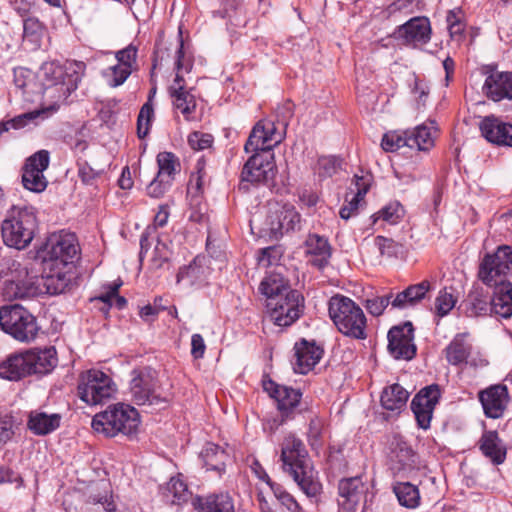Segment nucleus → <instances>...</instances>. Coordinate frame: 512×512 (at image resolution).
I'll use <instances>...</instances> for the list:
<instances>
[{"instance_id": "obj_12", "label": "nucleus", "mask_w": 512, "mask_h": 512, "mask_svg": "<svg viewBox=\"0 0 512 512\" xmlns=\"http://www.w3.org/2000/svg\"><path fill=\"white\" fill-rule=\"evenodd\" d=\"M40 78L43 81L44 94L56 98V102L66 100L76 89L71 77H66L64 67L56 62L44 63L40 69Z\"/></svg>"}, {"instance_id": "obj_26", "label": "nucleus", "mask_w": 512, "mask_h": 512, "mask_svg": "<svg viewBox=\"0 0 512 512\" xmlns=\"http://www.w3.org/2000/svg\"><path fill=\"white\" fill-rule=\"evenodd\" d=\"M62 415L47 413L41 409L29 412L27 419L28 429L36 436H45L56 431L61 424Z\"/></svg>"}, {"instance_id": "obj_60", "label": "nucleus", "mask_w": 512, "mask_h": 512, "mask_svg": "<svg viewBox=\"0 0 512 512\" xmlns=\"http://www.w3.org/2000/svg\"><path fill=\"white\" fill-rule=\"evenodd\" d=\"M137 49L136 47L129 45L128 47L118 51L116 53V59L119 64H122L125 68L128 67L131 71L136 64Z\"/></svg>"}, {"instance_id": "obj_29", "label": "nucleus", "mask_w": 512, "mask_h": 512, "mask_svg": "<svg viewBox=\"0 0 512 512\" xmlns=\"http://www.w3.org/2000/svg\"><path fill=\"white\" fill-rule=\"evenodd\" d=\"M306 254L310 257L312 265L323 268L331 257V246L328 240L317 234H310L306 241Z\"/></svg>"}, {"instance_id": "obj_32", "label": "nucleus", "mask_w": 512, "mask_h": 512, "mask_svg": "<svg viewBox=\"0 0 512 512\" xmlns=\"http://www.w3.org/2000/svg\"><path fill=\"white\" fill-rule=\"evenodd\" d=\"M490 311L502 318L512 316V283L492 288Z\"/></svg>"}, {"instance_id": "obj_63", "label": "nucleus", "mask_w": 512, "mask_h": 512, "mask_svg": "<svg viewBox=\"0 0 512 512\" xmlns=\"http://www.w3.org/2000/svg\"><path fill=\"white\" fill-rule=\"evenodd\" d=\"M261 124H263V128L265 130V134L268 140V143L270 144V149L279 144L283 137L281 133L276 131L275 124L270 120H261Z\"/></svg>"}, {"instance_id": "obj_54", "label": "nucleus", "mask_w": 512, "mask_h": 512, "mask_svg": "<svg viewBox=\"0 0 512 512\" xmlns=\"http://www.w3.org/2000/svg\"><path fill=\"white\" fill-rule=\"evenodd\" d=\"M374 246L377 248L380 256L394 257L396 256L401 245L395 242L393 239L386 238L383 236H377L373 240Z\"/></svg>"}, {"instance_id": "obj_53", "label": "nucleus", "mask_w": 512, "mask_h": 512, "mask_svg": "<svg viewBox=\"0 0 512 512\" xmlns=\"http://www.w3.org/2000/svg\"><path fill=\"white\" fill-rule=\"evenodd\" d=\"M456 299L446 289L441 290L435 299V312L438 316L444 317L454 308Z\"/></svg>"}, {"instance_id": "obj_42", "label": "nucleus", "mask_w": 512, "mask_h": 512, "mask_svg": "<svg viewBox=\"0 0 512 512\" xmlns=\"http://www.w3.org/2000/svg\"><path fill=\"white\" fill-rule=\"evenodd\" d=\"M267 134L263 128V124L259 121L252 129L244 149L247 153H266L271 152L270 144L268 143Z\"/></svg>"}, {"instance_id": "obj_28", "label": "nucleus", "mask_w": 512, "mask_h": 512, "mask_svg": "<svg viewBox=\"0 0 512 512\" xmlns=\"http://www.w3.org/2000/svg\"><path fill=\"white\" fill-rule=\"evenodd\" d=\"M27 350L10 355L0 364V378L18 381L31 375Z\"/></svg>"}, {"instance_id": "obj_4", "label": "nucleus", "mask_w": 512, "mask_h": 512, "mask_svg": "<svg viewBox=\"0 0 512 512\" xmlns=\"http://www.w3.org/2000/svg\"><path fill=\"white\" fill-rule=\"evenodd\" d=\"M37 218L32 207L13 206L2 222L1 231L4 243L21 250L33 240Z\"/></svg>"}, {"instance_id": "obj_62", "label": "nucleus", "mask_w": 512, "mask_h": 512, "mask_svg": "<svg viewBox=\"0 0 512 512\" xmlns=\"http://www.w3.org/2000/svg\"><path fill=\"white\" fill-rule=\"evenodd\" d=\"M169 258V251L164 243L158 242L155 246L152 258H151V266L153 269L161 268L165 262H167Z\"/></svg>"}, {"instance_id": "obj_7", "label": "nucleus", "mask_w": 512, "mask_h": 512, "mask_svg": "<svg viewBox=\"0 0 512 512\" xmlns=\"http://www.w3.org/2000/svg\"><path fill=\"white\" fill-rule=\"evenodd\" d=\"M512 247L499 246L494 252L486 253L480 260L477 278L488 288H496L511 283Z\"/></svg>"}, {"instance_id": "obj_55", "label": "nucleus", "mask_w": 512, "mask_h": 512, "mask_svg": "<svg viewBox=\"0 0 512 512\" xmlns=\"http://www.w3.org/2000/svg\"><path fill=\"white\" fill-rule=\"evenodd\" d=\"M172 181L156 175L146 188L147 195L152 198H161L171 187Z\"/></svg>"}, {"instance_id": "obj_40", "label": "nucleus", "mask_w": 512, "mask_h": 512, "mask_svg": "<svg viewBox=\"0 0 512 512\" xmlns=\"http://www.w3.org/2000/svg\"><path fill=\"white\" fill-rule=\"evenodd\" d=\"M161 490L164 500L170 504L180 505L190 497L187 484L179 477H172Z\"/></svg>"}, {"instance_id": "obj_64", "label": "nucleus", "mask_w": 512, "mask_h": 512, "mask_svg": "<svg viewBox=\"0 0 512 512\" xmlns=\"http://www.w3.org/2000/svg\"><path fill=\"white\" fill-rule=\"evenodd\" d=\"M13 423L10 417L0 416V448L5 445L13 435Z\"/></svg>"}, {"instance_id": "obj_41", "label": "nucleus", "mask_w": 512, "mask_h": 512, "mask_svg": "<svg viewBox=\"0 0 512 512\" xmlns=\"http://www.w3.org/2000/svg\"><path fill=\"white\" fill-rule=\"evenodd\" d=\"M260 292L267 297V302L271 299L276 300L282 297L290 289L282 276L279 274H271L265 277L259 286Z\"/></svg>"}, {"instance_id": "obj_58", "label": "nucleus", "mask_w": 512, "mask_h": 512, "mask_svg": "<svg viewBox=\"0 0 512 512\" xmlns=\"http://www.w3.org/2000/svg\"><path fill=\"white\" fill-rule=\"evenodd\" d=\"M23 31L25 37H31L38 40L44 32V25L36 17H28L23 21Z\"/></svg>"}, {"instance_id": "obj_6", "label": "nucleus", "mask_w": 512, "mask_h": 512, "mask_svg": "<svg viewBox=\"0 0 512 512\" xmlns=\"http://www.w3.org/2000/svg\"><path fill=\"white\" fill-rule=\"evenodd\" d=\"M512 247L499 246L494 252L486 253L480 260L477 278L488 288H496L511 283Z\"/></svg>"}, {"instance_id": "obj_20", "label": "nucleus", "mask_w": 512, "mask_h": 512, "mask_svg": "<svg viewBox=\"0 0 512 512\" xmlns=\"http://www.w3.org/2000/svg\"><path fill=\"white\" fill-rule=\"evenodd\" d=\"M388 351L395 359L411 360L416 355L411 322L392 327L388 332Z\"/></svg>"}, {"instance_id": "obj_39", "label": "nucleus", "mask_w": 512, "mask_h": 512, "mask_svg": "<svg viewBox=\"0 0 512 512\" xmlns=\"http://www.w3.org/2000/svg\"><path fill=\"white\" fill-rule=\"evenodd\" d=\"M200 456L207 470L218 473L224 471L228 455L220 446L208 443L201 451Z\"/></svg>"}, {"instance_id": "obj_30", "label": "nucleus", "mask_w": 512, "mask_h": 512, "mask_svg": "<svg viewBox=\"0 0 512 512\" xmlns=\"http://www.w3.org/2000/svg\"><path fill=\"white\" fill-rule=\"evenodd\" d=\"M31 374H47L57 365V353L54 347L27 350Z\"/></svg>"}, {"instance_id": "obj_33", "label": "nucleus", "mask_w": 512, "mask_h": 512, "mask_svg": "<svg viewBox=\"0 0 512 512\" xmlns=\"http://www.w3.org/2000/svg\"><path fill=\"white\" fill-rule=\"evenodd\" d=\"M207 278L206 269L202 259L196 257L189 265L180 268L177 274V283L185 287H201Z\"/></svg>"}, {"instance_id": "obj_3", "label": "nucleus", "mask_w": 512, "mask_h": 512, "mask_svg": "<svg viewBox=\"0 0 512 512\" xmlns=\"http://www.w3.org/2000/svg\"><path fill=\"white\" fill-rule=\"evenodd\" d=\"M328 310L340 333L357 340L366 339V317L353 300L343 295H335L329 300Z\"/></svg>"}, {"instance_id": "obj_8", "label": "nucleus", "mask_w": 512, "mask_h": 512, "mask_svg": "<svg viewBox=\"0 0 512 512\" xmlns=\"http://www.w3.org/2000/svg\"><path fill=\"white\" fill-rule=\"evenodd\" d=\"M0 326L5 333L23 343L35 340L40 330L36 317L18 304L0 309Z\"/></svg>"}, {"instance_id": "obj_21", "label": "nucleus", "mask_w": 512, "mask_h": 512, "mask_svg": "<svg viewBox=\"0 0 512 512\" xmlns=\"http://www.w3.org/2000/svg\"><path fill=\"white\" fill-rule=\"evenodd\" d=\"M440 396V388L436 384L422 388L414 396L411 402V409L420 428L428 429L430 427L433 412Z\"/></svg>"}, {"instance_id": "obj_13", "label": "nucleus", "mask_w": 512, "mask_h": 512, "mask_svg": "<svg viewBox=\"0 0 512 512\" xmlns=\"http://www.w3.org/2000/svg\"><path fill=\"white\" fill-rule=\"evenodd\" d=\"M130 381L132 400L137 405H160L168 401L167 395L159 392L156 378L150 371L133 370Z\"/></svg>"}, {"instance_id": "obj_38", "label": "nucleus", "mask_w": 512, "mask_h": 512, "mask_svg": "<svg viewBox=\"0 0 512 512\" xmlns=\"http://www.w3.org/2000/svg\"><path fill=\"white\" fill-rule=\"evenodd\" d=\"M409 393L398 383L392 384L382 391L381 405L390 411H399L406 406Z\"/></svg>"}, {"instance_id": "obj_18", "label": "nucleus", "mask_w": 512, "mask_h": 512, "mask_svg": "<svg viewBox=\"0 0 512 512\" xmlns=\"http://www.w3.org/2000/svg\"><path fill=\"white\" fill-rule=\"evenodd\" d=\"M276 174V164L273 152L254 153L245 163L241 179L252 184L268 182Z\"/></svg>"}, {"instance_id": "obj_49", "label": "nucleus", "mask_w": 512, "mask_h": 512, "mask_svg": "<svg viewBox=\"0 0 512 512\" xmlns=\"http://www.w3.org/2000/svg\"><path fill=\"white\" fill-rule=\"evenodd\" d=\"M153 117L154 108L149 100L141 107L137 119V134L140 139L148 135Z\"/></svg>"}, {"instance_id": "obj_34", "label": "nucleus", "mask_w": 512, "mask_h": 512, "mask_svg": "<svg viewBox=\"0 0 512 512\" xmlns=\"http://www.w3.org/2000/svg\"><path fill=\"white\" fill-rule=\"evenodd\" d=\"M194 506L198 512H235L233 499L226 493L198 497Z\"/></svg>"}, {"instance_id": "obj_35", "label": "nucleus", "mask_w": 512, "mask_h": 512, "mask_svg": "<svg viewBox=\"0 0 512 512\" xmlns=\"http://www.w3.org/2000/svg\"><path fill=\"white\" fill-rule=\"evenodd\" d=\"M404 480H396L392 485V491L401 506L407 509H416L421 502L419 488L417 485Z\"/></svg>"}, {"instance_id": "obj_44", "label": "nucleus", "mask_w": 512, "mask_h": 512, "mask_svg": "<svg viewBox=\"0 0 512 512\" xmlns=\"http://www.w3.org/2000/svg\"><path fill=\"white\" fill-rule=\"evenodd\" d=\"M43 286L46 292L55 295L63 293L70 283V277L61 270L42 276Z\"/></svg>"}, {"instance_id": "obj_19", "label": "nucleus", "mask_w": 512, "mask_h": 512, "mask_svg": "<svg viewBox=\"0 0 512 512\" xmlns=\"http://www.w3.org/2000/svg\"><path fill=\"white\" fill-rule=\"evenodd\" d=\"M46 249L45 261L55 262L56 265L62 266L72 263L77 258L79 251L76 236L72 233L52 235L47 242Z\"/></svg>"}, {"instance_id": "obj_25", "label": "nucleus", "mask_w": 512, "mask_h": 512, "mask_svg": "<svg viewBox=\"0 0 512 512\" xmlns=\"http://www.w3.org/2000/svg\"><path fill=\"white\" fill-rule=\"evenodd\" d=\"M484 94L498 102L512 100V72H492L486 77L483 85Z\"/></svg>"}, {"instance_id": "obj_11", "label": "nucleus", "mask_w": 512, "mask_h": 512, "mask_svg": "<svg viewBox=\"0 0 512 512\" xmlns=\"http://www.w3.org/2000/svg\"><path fill=\"white\" fill-rule=\"evenodd\" d=\"M270 320L277 326L288 327L293 324L304 310V298L297 290H289L276 300L266 304Z\"/></svg>"}, {"instance_id": "obj_31", "label": "nucleus", "mask_w": 512, "mask_h": 512, "mask_svg": "<svg viewBox=\"0 0 512 512\" xmlns=\"http://www.w3.org/2000/svg\"><path fill=\"white\" fill-rule=\"evenodd\" d=\"M479 448L495 465L502 464L506 459V446L496 431L484 432L479 440Z\"/></svg>"}, {"instance_id": "obj_56", "label": "nucleus", "mask_w": 512, "mask_h": 512, "mask_svg": "<svg viewBox=\"0 0 512 512\" xmlns=\"http://www.w3.org/2000/svg\"><path fill=\"white\" fill-rule=\"evenodd\" d=\"M391 299L392 293L381 297L367 299L365 302V307L367 311L373 316H380L386 307L390 304Z\"/></svg>"}, {"instance_id": "obj_14", "label": "nucleus", "mask_w": 512, "mask_h": 512, "mask_svg": "<svg viewBox=\"0 0 512 512\" xmlns=\"http://www.w3.org/2000/svg\"><path fill=\"white\" fill-rule=\"evenodd\" d=\"M420 469L416 453L404 441L392 444L389 454V470L395 479H413Z\"/></svg>"}, {"instance_id": "obj_48", "label": "nucleus", "mask_w": 512, "mask_h": 512, "mask_svg": "<svg viewBox=\"0 0 512 512\" xmlns=\"http://www.w3.org/2000/svg\"><path fill=\"white\" fill-rule=\"evenodd\" d=\"M381 146L385 151L393 152L402 147H409L408 132H389L384 134Z\"/></svg>"}, {"instance_id": "obj_17", "label": "nucleus", "mask_w": 512, "mask_h": 512, "mask_svg": "<svg viewBox=\"0 0 512 512\" xmlns=\"http://www.w3.org/2000/svg\"><path fill=\"white\" fill-rule=\"evenodd\" d=\"M49 162L50 155L47 150H40L27 159L22 174V183L27 190L40 193L46 189L48 181L44 171Z\"/></svg>"}, {"instance_id": "obj_52", "label": "nucleus", "mask_w": 512, "mask_h": 512, "mask_svg": "<svg viewBox=\"0 0 512 512\" xmlns=\"http://www.w3.org/2000/svg\"><path fill=\"white\" fill-rule=\"evenodd\" d=\"M371 175H354L353 180L348 188V195H354L358 198L364 199L371 185Z\"/></svg>"}, {"instance_id": "obj_22", "label": "nucleus", "mask_w": 512, "mask_h": 512, "mask_svg": "<svg viewBox=\"0 0 512 512\" xmlns=\"http://www.w3.org/2000/svg\"><path fill=\"white\" fill-rule=\"evenodd\" d=\"M323 350L315 342L302 339L294 345L292 366L295 373L307 374L320 361Z\"/></svg>"}, {"instance_id": "obj_9", "label": "nucleus", "mask_w": 512, "mask_h": 512, "mask_svg": "<svg viewBox=\"0 0 512 512\" xmlns=\"http://www.w3.org/2000/svg\"><path fill=\"white\" fill-rule=\"evenodd\" d=\"M117 391L112 378L98 369H90L80 375L79 398L87 405L103 404L114 398Z\"/></svg>"}, {"instance_id": "obj_16", "label": "nucleus", "mask_w": 512, "mask_h": 512, "mask_svg": "<svg viewBox=\"0 0 512 512\" xmlns=\"http://www.w3.org/2000/svg\"><path fill=\"white\" fill-rule=\"evenodd\" d=\"M267 221L271 233L278 237L299 229L301 216L293 205L273 202L269 204Z\"/></svg>"}, {"instance_id": "obj_36", "label": "nucleus", "mask_w": 512, "mask_h": 512, "mask_svg": "<svg viewBox=\"0 0 512 512\" xmlns=\"http://www.w3.org/2000/svg\"><path fill=\"white\" fill-rule=\"evenodd\" d=\"M408 132L409 148L428 151L434 146L437 129L433 122L422 124Z\"/></svg>"}, {"instance_id": "obj_61", "label": "nucleus", "mask_w": 512, "mask_h": 512, "mask_svg": "<svg viewBox=\"0 0 512 512\" xmlns=\"http://www.w3.org/2000/svg\"><path fill=\"white\" fill-rule=\"evenodd\" d=\"M363 200L364 199L358 198L354 195L352 196V195L346 194L345 201L347 202V205H344L340 209V212H339L340 217L344 220H348L349 218H351L353 215H355L357 213L359 205Z\"/></svg>"}, {"instance_id": "obj_45", "label": "nucleus", "mask_w": 512, "mask_h": 512, "mask_svg": "<svg viewBox=\"0 0 512 512\" xmlns=\"http://www.w3.org/2000/svg\"><path fill=\"white\" fill-rule=\"evenodd\" d=\"M269 485L271 491L273 492L275 498L280 502V504L287 509L288 512H300L301 507L295 498L285 491L279 484H276L271 481L267 474L262 478Z\"/></svg>"}, {"instance_id": "obj_24", "label": "nucleus", "mask_w": 512, "mask_h": 512, "mask_svg": "<svg viewBox=\"0 0 512 512\" xmlns=\"http://www.w3.org/2000/svg\"><path fill=\"white\" fill-rule=\"evenodd\" d=\"M485 415L497 419L501 417L508 404V390L504 385H494L479 394Z\"/></svg>"}, {"instance_id": "obj_59", "label": "nucleus", "mask_w": 512, "mask_h": 512, "mask_svg": "<svg viewBox=\"0 0 512 512\" xmlns=\"http://www.w3.org/2000/svg\"><path fill=\"white\" fill-rule=\"evenodd\" d=\"M212 142L213 137L208 133L195 131L188 137L189 146L197 151L209 148Z\"/></svg>"}, {"instance_id": "obj_46", "label": "nucleus", "mask_w": 512, "mask_h": 512, "mask_svg": "<svg viewBox=\"0 0 512 512\" xmlns=\"http://www.w3.org/2000/svg\"><path fill=\"white\" fill-rule=\"evenodd\" d=\"M468 310L471 315L478 316L487 314L490 310V302L483 291L475 289L467 296Z\"/></svg>"}, {"instance_id": "obj_50", "label": "nucleus", "mask_w": 512, "mask_h": 512, "mask_svg": "<svg viewBox=\"0 0 512 512\" xmlns=\"http://www.w3.org/2000/svg\"><path fill=\"white\" fill-rule=\"evenodd\" d=\"M131 73L132 71L128 67L125 68L122 64L117 63L109 67L104 72V76L108 79V84L111 87H117L122 85Z\"/></svg>"}, {"instance_id": "obj_15", "label": "nucleus", "mask_w": 512, "mask_h": 512, "mask_svg": "<svg viewBox=\"0 0 512 512\" xmlns=\"http://www.w3.org/2000/svg\"><path fill=\"white\" fill-rule=\"evenodd\" d=\"M264 390L275 400L281 416V420L275 423L276 427L282 425L285 420L294 418L300 411L302 393L299 389L280 385L270 380L264 383Z\"/></svg>"}, {"instance_id": "obj_43", "label": "nucleus", "mask_w": 512, "mask_h": 512, "mask_svg": "<svg viewBox=\"0 0 512 512\" xmlns=\"http://www.w3.org/2000/svg\"><path fill=\"white\" fill-rule=\"evenodd\" d=\"M158 173L157 175L174 181L175 175L180 172V162L178 157L172 152H160L157 155Z\"/></svg>"}, {"instance_id": "obj_27", "label": "nucleus", "mask_w": 512, "mask_h": 512, "mask_svg": "<svg viewBox=\"0 0 512 512\" xmlns=\"http://www.w3.org/2000/svg\"><path fill=\"white\" fill-rule=\"evenodd\" d=\"M398 34L407 43L426 44L431 38V26L428 18L415 17L401 25Z\"/></svg>"}, {"instance_id": "obj_51", "label": "nucleus", "mask_w": 512, "mask_h": 512, "mask_svg": "<svg viewBox=\"0 0 512 512\" xmlns=\"http://www.w3.org/2000/svg\"><path fill=\"white\" fill-rule=\"evenodd\" d=\"M339 165L340 162L336 157L322 156L319 157L314 170L319 177L326 178L334 175L337 172Z\"/></svg>"}, {"instance_id": "obj_23", "label": "nucleus", "mask_w": 512, "mask_h": 512, "mask_svg": "<svg viewBox=\"0 0 512 512\" xmlns=\"http://www.w3.org/2000/svg\"><path fill=\"white\" fill-rule=\"evenodd\" d=\"M480 131L488 142L512 147V124L503 122L495 116H486L480 122Z\"/></svg>"}, {"instance_id": "obj_37", "label": "nucleus", "mask_w": 512, "mask_h": 512, "mask_svg": "<svg viewBox=\"0 0 512 512\" xmlns=\"http://www.w3.org/2000/svg\"><path fill=\"white\" fill-rule=\"evenodd\" d=\"M468 333L457 334L446 347V359L451 365H459L467 361L472 353V346L467 341Z\"/></svg>"}, {"instance_id": "obj_47", "label": "nucleus", "mask_w": 512, "mask_h": 512, "mask_svg": "<svg viewBox=\"0 0 512 512\" xmlns=\"http://www.w3.org/2000/svg\"><path fill=\"white\" fill-rule=\"evenodd\" d=\"M404 216V208L399 202H391L375 213L372 218L373 222L379 219L394 225L397 224Z\"/></svg>"}, {"instance_id": "obj_57", "label": "nucleus", "mask_w": 512, "mask_h": 512, "mask_svg": "<svg viewBox=\"0 0 512 512\" xmlns=\"http://www.w3.org/2000/svg\"><path fill=\"white\" fill-rule=\"evenodd\" d=\"M430 290V283L428 281H422L418 284L411 285L405 289L406 295L411 306L420 302L427 292Z\"/></svg>"}, {"instance_id": "obj_10", "label": "nucleus", "mask_w": 512, "mask_h": 512, "mask_svg": "<svg viewBox=\"0 0 512 512\" xmlns=\"http://www.w3.org/2000/svg\"><path fill=\"white\" fill-rule=\"evenodd\" d=\"M176 76L173 84L169 87V94L173 98V105L180 111L186 120H191L196 109V99L191 91L184 87L183 73H189L192 68V61L183 50V42H180L176 51Z\"/></svg>"}, {"instance_id": "obj_5", "label": "nucleus", "mask_w": 512, "mask_h": 512, "mask_svg": "<svg viewBox=\"0 0 512 512\" xmlns=\"http://www.w3.org/2000/svg\"><path fill=\"white\" fill-rule=\"evenodd\" d=\"M40 292L26 266L16 260L5 263V269L1 271L0 276V294L4 300L30 298Z\"/></svg>"}, {"instance_id": "obj_2", "label": "nucleus", "mask_w": 512, "mask_h": 512, "mask_svg": "<svg viewBox=\"0 0 512 512\" xmlns=\"http://www.w3.org/2000/svg\"><path fill=\"white\" fill-rule=\"evenodd\" d=\"M139 425L138 411L134 407L122 403L109 406L92 419V428L107 437H114L118 434L132 436L138 432Z\"/></svg>"}, {"instance_id": "obj_1", "label": "nucleus", "mask_w": 512, "mask_h": 512, "mask_svg": "<svg viewBox=\"0 0 512 512\" xmlns=\"http://www.w3.org/2000/svg\"><path fill=\"white\" fill-rule=\"evenodd\" d=\"M282 467L307 496L319 493L321 485L315 477L313 468L307 459V451L303 442L294 435L284 438L281 445Z\"/></svg>"}]
</instances>
